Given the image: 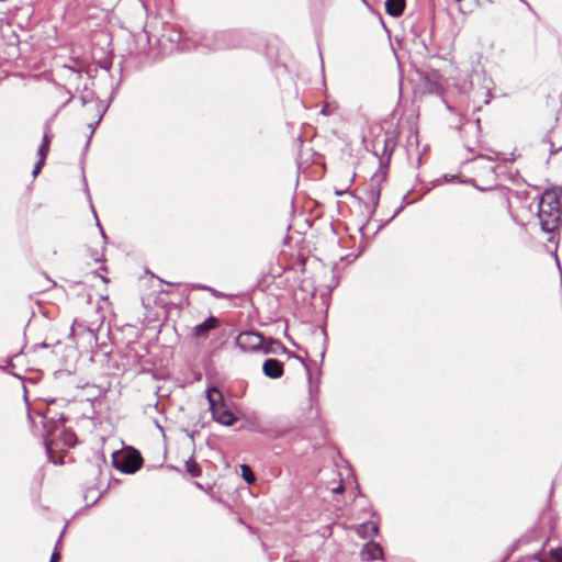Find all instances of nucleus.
Masks as SVG:
<instances>
[{
  "label": "nucleus",
  "mask_w": 562,
  "mask_h": 562,
  "mask_svg": "<svg viewBox=\"0 0 562 562\" xmlns=\"http://www.w3.org/2000/svg\"><path fill=\"white\" fill-rule=\"evenodd\" d=\"M529 191L515 190L509 191L507 195L508 209L515 203H520L521 207L531 211V206L537 202V216L540 227L546 233H554L562 223V202L560 193L554 190H546L542 194H537L529 202Z\"/></svg>",
  "instance_id": "f257e3e1"
},
{
  "label": "nucleus",
  "mask_w": 562,
  "mask_h": 562,
  "mask_svg": "<svg viewBox=\"0 0 562 562\" xmlns=\"http://www.w3.org/2000/svg\"><path fill=\"white\" fill-rule=\"evenodd\" d=\"M393 154V144L389 137L383 139L382 154L379 157L380 167L379 170L372 176L371 183L366 190L367 199L372 203V212L380 201L381 183L386 179L389 164Z\"/></svg>",
  "instance_id": "f03ea898"
},
{
  "label": "nucleus",
  "mask_w": 562,
  "mask_h": 562,
  "mask_svg": "<svg viewBox=\"0 0 562 562\" xmlns=\"http://www.w3.org/2000/svg\"><path fill=\"white\" fill-rule=\"evenodd\" d=\"M240 45V34L237 31L209 32L201 36L195 47H202L207 50H220L238 47Z\"/></svg>",
  "instance_id": "7ed1b4c3"
},
{
  "label": "nucleus",
  "mask_w": 562,
  "mask_h": 562,
  "mask_svg": "<svg viewBox=\"0 0 562 562\" xmlns=\"http://www.w3.org/2000/svg\"><path fill=\"white\" fill-rule=\"evenodd\" d=\"M206 398L209 402L212 418L224 426H231L236 420V417L228 408L227 404L223 398L221 391L213 386L207 389Z\"/></svg>",
  "instance_id": "20e7f679"
},
{
  "label": "nucleus",
  "mask_w": 562,
  "mask_h": 562,
  "mask_svg": "<svg viewBox=\"0 0 562 562\" xmlns=\"http://www.w3.org/2000/svg\"><path fill=\"white\" fill-rule=\"evenodd\" d=\"M113 465L116 470L125 474H133L140 469L143 459L139 452L133 450L121 454H113Z\"/></svg>",
  "instance_id": "39448f33"
},
{
  "label": "nucleus",
  "mask_w": 562,
  "mask_h": 562,
  "mask_svg": "<svg viewBox=\"0 0 562 562\" xmlns=\"http://www.w3.org/2000/svg\"><path fill=\"white\" fill-rule=\"evenodd\" d=\"M263 335L259 331H241L235 339V345L244 352H261Z\"/></svg>",
  "instance_id": "423d86ee"
},
{
  "label": "nucleus",
  "mask_w": 562,
  "mask_h": 562,
  "mask_svg": "<svg viewBox=\"0 0 562 562\" xmlns=\"http://www.w3.org/2000/svg\"><path fill=\"white\" fill-rule=\"evenodd\" d=\"M259 432L269 439H281L296 432V427L290 424L277 423L270 426L261 427Z\"/></svg>",
  "instance_id": "0eeeda50"
},
{
  "label": "nucleus",
  "mask_w": 562,
  "mask_h": 562,
  "mask_svg": "<svg viewBox=\"0 0 562 562\" xmlns=\"http://www.w3.org/2000/svg\"><path fill=\"white\" fill-rule=\"evenodd\" d=\"M360 558L364 562L383 561V549L380 543L369 541L360 550Z\"/></svg>",
  "instance_id": "6e6552de"
},
{
  "label": "nucleus",
  "mask_w": 562,
  "mask_h": 562,
  "mask_svg": "<svg viewBox=\"0 0 562 562\" xmlns=\"http://www.w3.org/2000/svg\"><path fill=\"white\" fill-rule=\"evenodd\" d=\"M182 35L178 31H172L171 34H162L159 37V44L169 52L184 49V45L181 44Z\"/></svg>",
  "instance_id": "1a4fd4ad"
},
{
  "label": "nucleus",
  "mask_w": 562,
  "mask_h": 562,
  "mask_svg": "<svg viewBox=\"0 0 562 562\" xmlns=\"http://www.w3.org/2000/svg\"><path fill=\"white\" fill-rule=\"evenodd\" d=\"M263 374L270 379H279L283 375V363L277 359L269 358L262 364Z\"/></svg>",
  "instance_id": "9d476101"
},
{
  "label": "nucleus",
  "mask_w": 562,
  "mask_h": 562,
  "mask_svg": "<svg viewBox=\"0 0 562 562\" xmlns=\"http://www.w3.org/2000/svg\"><path fill=\"white\" fill-rule=\"evenodd\" d=\"M220 321L217 317L211 315L204 322L198 324L193 328V336L196 338L206 337L207 333L218 327Z\"/></svg>",
  "instance_id": "9b49d317"
},
{
  "label": "nucleus",
  "mask_w": 562,
  "mask_h": 562,
  "mask_svg": "<svg viewBox=\"0 0 562 562\" xmlns=\"http://www.w3.org/2000/svg\"><path fill=\"white\" fill-rule=\"evenodd\" d=\"M356 532L362 539L373 538L379 533V525L372 520H368L358 525Z\"/></svg>",
  "instance_id": "f8f14e48"
},
{
  "label": "nucleus",
  "mask_w": 562,
  "mask_h": 562,
  "mask_svg": "<svg viewBox=\"0 0 562 562\" xmlns=\"http://www.w3.org/2000/svg\"><path fill=\"white\" fill-rule=\"evenodd\" d=\"M261 352L265 353V355H280V353H285L288 352V349L285 348V346L274 339V338H268L266 339L263 337V346H262V349H261Z\"/></svg>",
  "instance_id": "ddd939ff"
},
{
  "label": "nucleus",
  "mask_w": 562,
  "mask_h": 562,
  "mask_svg": "<svg viewBox=\"0 0 562 562\" xmlns=\"http://www.w3.org/2000/svg\"><path fill=\"white\" fill-rule=\"evenodd\" d=\"M405 9V0H386L385 11L393 18L400 16Z\"/></svg>",
  "instance_id": "4468645a"
},
{
  "label": "nucleus",
  "mask_w": 562,
  "mask_h": 562,
  "mask_svg": "<svg viewBox=\"0 0 562 562\" xmlns=\"http://www.w3.org/2000/svg\"><path fill=\"white\" fill-rule=\"evenodd\" d=\"M423 88L428 93L439 94L442 90L441 86L429 76H425L422 78Z\"/></svg>",
  "instance_id": "2eb2a0df"
},
{
  "label": "nucleus",
  "mask_w": 562,
  "mask_h": 562,
  "mask_svg": "<svg viewBox=\"0 0 562 562\" xmlns=\"http://www.w3.org/2000/svg\"><path fill=\"white\" fill-rule=\"evenodd\" d=\"M186 470L193 477H198L202 473L200 465L193 460V458H190L186 462Z\"/></svg>",
  "instance_id": "dca6fc26"
},
{
  "label": "nucleus",
  "mask_w": 562,
  "mask_h": 562,
  "mask_svg": "<svg viewBox=\"0 0 562 562\" xmlns=\"http://www.w3.org/2000/svg\"><path fill=\"white\" fill-rule=\"evenodd\" d=\"M240 470H241V475H243V479L245 480V482L249 485L254 484L256 481V475L252 472L251 468L247 464H241Z\"/></svg>",
  "instance_id": "f3484780"
},
{
  "label": "nucleus",
  "mask_w": 562,
  "mask_h": 562,
  "mask_svg": "<svg viewBox=\"0 0 562 562\" xmlns=\"http://www.w3.org/2000/svg\"><path fill=\"white\" fill-rule=\"evenodd\" d=\"M50 137L47 133L43 135L42 144L38 147V157L46 158L49 150Z\"/></svg>",
  "instance_id": "a211bd4d"
},
{
  "label": "nucleus",
  "mask_w": 562,
  "mask_h": 562,
  "mask_svg": "<svg viewBox=\"0 0 562 562\" xmlns=\"http://www.w3.org/2000/svg\"><path fill=\"white\" fill-rule=\"evenodd\" d=\"M480 159H485L486 160V165L481 167V169L488 176H491V178L493 180H495V168L496 166H494L492 162V159L488 157V158H485L484 156H480Z\"/></svg>",
  "instance_id": "6ab92c4d"
},
{
  "label": "nucleus",
  "mask_w": 562,
  "mask_h": 562,
  "mask_svg": "<svg viewBox=\"0 0 562 562\" xmlns=\"http://www.w3.org/2000/svg\"><path fill=\"white\" fill-rule=\"evenodd\" d=\"M550 558L553 562H562V547L550 550Z\"/></svg>",
  "instance_id": "aec40b11"
},
{
  "label": "nucleus",
  "mask_w": 562,
  "mask_h": 562,
  "mask_svg": "<svg viewBox=\"0 0 562 562\" xmlns=\"http://www.w3.org/2000/svg\"><path fill=\"white\" fill-rule=\"evenodd\" d=\"M299 359L303 362V364L305 367V370H306V373H307V380H308V384H310L308 392H310V395L313 396L314 389H313V385H312L311 369H310L308 364H306L301 358H299Z\"/></svg>",
  "instance_id": "412c9836"
},
{
  "label": "nucleus",
  "mask_w": 562,
  "mask_h": 562,
  "mask_svg": "<svg viewBox=\"0 0 562 562\" xmlns=\"http://www.w3.org/2000/svg\"><path fill=\"white\" fill-rule=\"evenodd\" d=\"M45 159L46 158H42V157L38 158L37 162L34 166L33 172H32L33 177H36L40 173L41 169L43 168V166L45 164Z\"/></svg>",
  "instance_id": "4be33fe9"
},
{
  "label": "nucleus",
  "mask_w": 562,
  "mask_h": 562,
  "mask_svg": "<svg viewBox=\"0 0 562 562\" xmlns=\"http://www.w3.org/2000/svg\"><path fill=\"white\" fill-rule=\"evenodd\" d=\"M64 69L70 71V74L72 76H75L76 79H80L81 78V72H80L79 69H77V68H75L72 66H67V65L64 66Z\"/></svg>",
  "instance_id": "5701e85b"
},
{
  "label": "nucleus",
  "mask_w": 562,
  "mask_h": 562,
  "mask_svg": "<svg viewBox=\"0 0 562 562\" xmlns=\"http://www.w3.org/2000/svg\"><path fill=\"white\" fill-rule=\"evenodd\" d=\"M101 119H102V115L98 119V121H97L94 124H90L91 133H90V136H89V139H88V142H87V145H86V146H89V143H90L91 136H92V134H93V132H94V128H95V126L100 123Z\"/></svg>",
  "instance_id": "b1692460"
},
{
  "label": "nucleus",
  "mask_w": 562,
  "mask_h": 562,
  "mask_svg": "<svg viewBox=\"0 0 562 562\" xmlns=\"http://www.w3.org/2000/svg\"><path fill=\"white\" fill-rule=\"evenodd\" d=\"M93 214H94V217H95V220H97V225H98V226H99V228H100L101 236H102V238H103L104 240H106V235H105L104 231L102 229V227H101V225H100V222H99V220H98V216H97V213H95V211H94V210H93Z\"/></svg>",
  "instance_id": "393cba45"
},
{
  "label": "nucleus",
  "mask_w": 562,
  "mask_h": 562,
  "mask_svg": "<svg viewBox=\"0 0 562 562\" xmlns=\"http://www.w3.org/2000/svg\"><path fill=\"white\" fill-rule=\"evenodd\" d=\"M93 214H94V217H95V220H97V225H98V226H99V228H100L101 236H102V238H103L104 240H106V235H105L104 231L102 229V227H101V225H100V222H99V220H98V216H97V213H95V211H94V210H93Z\"/></svg>",
  "instance_id": "a878e982"
},
{
  "label": "nucleus",
  "mask_w": 562,
  "mask_h": 562,
  "mask_svg": "<svg viewBox=\"0 0 562 562\" xmlns=\"http://www.w3.org/2000/svg\"><path fill=\"white\" fill-rule=\"evenodd\" d=\"M59 557H60V555H59V552L57 551V549H55V550L53 551L52 555H50V560H49V562H57V561H58V559H59Z\"/></svg>",
  "instance_id": "bb28decb"
},
{
  "label": "nucleus",
  "mask_w": 562,
  "mask_h": 562,
  "mask_svg": "<svg viewBox=\"0 0 562 562\" xmlns=\"http://www.w3.org/2000/svg\"><path fill=\"white\" fill-rule=\"evenodd\" d=\"M192 288L198 289V290H204V291L211 290V286H207L204 284H193Z\"/></svg>",
  "instance_id": "cd10ccee"
},
{
  "label": "nucleus",
  "mask_w": 562,
  "mask_h": 562,
  "mask_svg": "<svg viewBox=\"0 0 562 562\" xmlns=\"http://www.w3.org/2000/svg\"><path fill=\"white\" fill-rule=\"evenodd\" d=\"M330 113L331 112H330L328 105L323 106V109L321 110V114H323V115H330Z\"/></svg>",
  "instance_id": "c85d7f7f"
},
{
  "label": "nucleus",
  "mask_w": 562,
  "mask_h": 562,
  "mask_svg": "<svg viewBox=\"0 0 562 562\" xmlns=\"http://www.w3.org/2000/svg\"><path fill=\"white\" fill-rule=\"evenodd\" d=\"M207 291L211 292L215 297H222V293H220L218 291H216L213 288H211V290H207Z\"/></svg>",
  "instance_id": "c756f323"
},
{
  "label": "nucleus",
  "mask_w": 562,
  "mask_h": 562,
  "mask_svg": "<svg viewBox=\"0 0 562 562\" xmlns=\"http://www.w3.org/2000/svg\"><path fill=\"white\" fill-rule=\"evenodd\" d=\"M532 560H536L538 562H548L547 560L540 558L539 553H536L535 555H532L531 558Z\"/></svg>",
  "instance_id": "7c9ffc66"
},
{
  "label": "nucleus",
  "mask_w": 562,
  "mask_h": 562,
  "mask_svg": "<svg viewBox=\"0 0 562 562\" xmlns=\"http://www.w3.org/2000/svg\"><path fill=\"white\" fill-rule=\"evenodd\" d=\"M342 491H344V486L341 484L333 490L334 493H341Z\"/></svg>",
  "instance_id": "2f4dec72"
},
{
  "label": "nucleus",
  "mask_w": 562,
  "mask_h": 562,
  "mask_svg": "<svg viewBox=\"0 0 562 562\" xmlns=\"http://www.w3.org/2000/svg\"><path fill=\"white\" fill-rule=\"evenodd\" d=\"M403 210V206H400L393 214L392 218L395 217L401 211Z\"/></svg>",
  "instance_id": "473e14b6"
},
{
  "label": "nucleus",
  "mask_w": 562,
  "mask_h": 562,
  "mask_svg": "<svg viewBox=\"0 0 562 562\" xmlns=\"http://www.w3.org/2000/svg\"><path fill=\"white\" fill-rule=\"evenodd\" d=\"M50 423H55V422L53 419L52 420H45L44 427L48 428L49 427L48 424H50Z\"/></svg>",
  "instance_id": "72a5a7b5"
},
{
  "label": "nucleus",
  "mask_w": 562,
  "mask_h": 562,
  "mask_svg": "<svg viewBox=\"0 0 562 562\" xmlns=\"http://www.w3.org/2000/svg\"><path fill=\"white\" fill-rule=\"evenodd\" d=\"M80 100L82 105H85L88 102L87 97H81Z\"/></svg>",
  "instance_id": "f704fd0d"
},
{
  "label": "nucleus",
  "mask_w": 562,
  "mask_h": 562,
  "mask_svg": "<svg viewBox=\"0 0 562 562\" xmlns=\"http://www.w3.org/2000/svg\"><path fill=\"white\" fill-rule=\"evenodd\" d=\"M103 260H104V259H103V256H101V257H94V261H95V262H100V261H103Z\"/></svg>",
  "instance_id": "c9c22d12"
},
{
  "label": "nucleus",
  "mask_w": 562,
  "mask_h": 562,
  "mask_svg": "<svg viewBox=\"0 0 562 562\" xmlns=\"http://www.w3.org/2000/svg\"><path fill=\"white\" fill-rule=\"evenodd\" d=\"M555 261H557V265H558L559 269L561 270L560 261H559V259H558V256H557V255H555Z\"/></svg>",
  "instance_id": "e433bc0d"
},
{
  "label": "nucleus",
  "mask_w": 562,
  "mask_h": 562,
  "mask_svg": "<svg viewBox=\"0 0 562 562\" xmlns=\"http://www.w3.org/2000/svg\"><path fill=\"white\" fill-rule=\"evenodd\" d=\"M475 126L477 130L480 128V120L479 119L475 121Z\"/></svg>",
  "instance_id": "4c0bfd02"
},
{
  "label": "nucleus",
  "mask_w": 562,
  "mask_h": 562,
  "mask_svg": "<svg viewBox=\"0 0 562 562\" xmlns=\"http://www.w3.org/2000/svg\"><path fill=\"white\" fill-rule=\"evenodd\" d=\"M60 422L64 424L67 419L64 416H60Z\"/></svg>",
  "instance_id": "58836bf2"
},
{
  "label": "nucleus",
  "mask_w": 562,
  "mask_h": 562,
  "mask_svg": "<svg viewBox=\"0 0 562 562\" xmlns=\"http://www.w3.org/2000/svg\"><path fill=\"white\" fill-rule=\"evenodd\" d=\"M524 3L526 4V7H528L529 10H531V7L527 1H524Z\"/></svg>",
  "instance_id": "ea45409f"
},
{
  "label": "nucleus",
  "mask_w": 562,
  "mask_h": 562,
  "mask_svg": "<svg viewBox=\"0 0 562 562\" xmlns=\"http://www.w3.org/2000/svg\"><path fill=\"white\" fill-rule=\"evenodd\" d=\"M324 356H325V349H323L322 352H321L322 359L324 358Z\"/></svg>",
  "instance_id": "a19ab883"
},
{
  "label": "nucleus",
  "mask_w": 562,
  "mask_h": 562,
  "mask_svg": "<svg viewBox=\"0 0 562 562\" xmlns=\"http://www.w3.org/2000/svg\"><path fill=\"white\" fill-rule=\"evenodd\" d=\"M89 335L93 336V331L91 329L88 330Z\"/></svg>",
  "instance_id": "79ce46f5"
}]
</instances>
